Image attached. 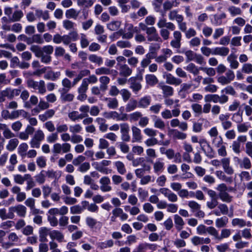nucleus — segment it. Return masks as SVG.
<instances>
[{"label":"nucleus","mask_w":252,"mask_h":252,"mask_svg":"<svg viewBox=\"0 0 252 252\" xmlns=\"http://www.w3.org/2000/svg\"><path fill=\"white\" fill-rule=\"evenodd\" d=\"M186 69L193 75L198 74L199 72V70H200V67L198 68L193 63H189L187 66Z\"/></svg>","instance_id":"48"},{"label":"nucleus","mask_w":252,"mask_h":252,"mask_svg":"<svg viewBox=\"0 0 252 252\" xmlns=\"http://www.w3.org/2000/svg\"><path fill=\"white\" fill-rule=\"evenodd\" d=\"M232 225L234 226L243 227L245 226V220L242 219L235 218L232 220Z\"/></svg>","instance_id":"60"},{"label":"nucleus","mask_w":252,"mask_h":252,"mask_svg":"<svg viewBox=\"0 0 252 252\" xmlns=\"http://www.w3.org/2000/svg\"><path fill=\"white\" fill-rule=\"evenodd\" d=\"M95 73L97 75H109L113 74L114 76H116L118 72L116 70L110 69L107 67H101L96 68L95 70Z\"/></svg>","instance_id":"11"},{"label":"nucleus","mask_w":252,"mask_h":252,"mask_svg":"<svg viewBox=\"0 0 252 252\" xmlns=\"http://www.w3.org/2000/svg\"><path fill=\"white\" fill-rule=\"evenodd\" d=\"M80 45L82 48H85L89 45L90 41L86 34L83 33L80 34Z\"/></svg>","instance_id":"45"},{"label":"nucleus","mask_w":252,"mask_h":252,"mask_svg":"<svg viewBox=\"0 0 252 252\" xmlns=\"http://www.w3.org/2000/svg\"><path fill=\"white\" fill-rule=\"evenodd\" d=\"M174 220L175 227L177 230L180 231L185 225V222L183 219L179 215L176 214L174 215Z\"/></svg>","instance_id":"22"},{"label":"nucleus","mask_w":252,"mask_h":252,"mask_svg":"<svg viewBox=\"0 0 252 252\" xmlns=\"http://www.w3.org/2000/svg\"><path fill=\"white\" fill-rule=\"evenodd\" d=\"M45 171L44 170H42L35 176L36 182L39 184H42L45 182Z\"/></svg>","instance_id":"57"},{"label":"nucleus","mask_w":252,"mask_h":252,"mask_svg":"<svg viewBox=\"0 0 252 252\" xmlns=\"http://www.w3.org/2000/svg\"><path fill=\"white\" fill-rule=\"evenodd\" d=\"M15 213L20 217H25L27 213L26 207L21 204L14 206Z\"/></svg>","instance_id":"29"},{"label":"nucleus","mask_w":252,"mask_h":252,"mask_svg":"<svg viewBox=\"0 0 252 252\" xmlns=\"http://www.w3.org/2000/svg\"><path fill=\"white\" fill-rule=\"evenodd\" d=\"M168 16L170 20L173 21L175 20L177 22L184 17L183 15L178 13L177 10H171L169 12Z\"/></svg>","instance_id":"42"},{"label":"nucleus","mask_w":252,"mask_h":252,"mask_svg":"<svg viewBox=\"0 0 252 252\" xmlns=\"http://www.w3.org/2000/svg\"><path fill=\"white\" fill-rule=\"evenodd\" d=\"M129 88L136 94L142 89V85L140 82L134 80L131 82Z\"/></svg>","instance_id":"46"},{"label":"nucleus","mask_w":252,"mask_h":252,"mask_svg":"<svg viewBox=\"0 0 252 252\" xmlns=\"http://www.w3.org/2000/svg\"><path fill=\"white\" fill-rule=\"evenodd\" d=\"M145 80L147 85L154 86L158 83V79L154 74H149L145 76Z\"/></svg>","instance_id":"28"},{"label":"nucleus","mask_w":252,"mask_h":252,"mask_svg":"<svg viewBox=\"0 0 252 252\" xmlns=\"http://www.w3.org/2000/svg\"><path fill=\"white\" fill-rule=\"evenodd\" d=\"M112 214L119 217L122 220H125L127 219L128 215L124 212L122 209L120 208H116L113 210Z\"/></svg>","instance_id":"26"},{"label":"nucleus","mask_w":252,"mask_h":252,"mask_svg":"<svg viewBox=\"0 0 252 252\" xmlns=\"http://www.w3.org/2000/svg\"><path fill=\"white\" fill-rule=\"evenodd\" d=\"M151 102V97L149 95H146L140 98L138 101V107L141 108H146Z\"/></svg>","instance_id":"16"},{"label":"nucleus","mask_w":252,"mask_h":252,"mask_svg":"<svg viewBox=\"0 0 252 252\" xmlns=\"http://www.w3.org/2000/svg\"><path fill=\"white\" fill-rule=\"evenodd\" d=\"M80 13V11H77L74 8H70L67 10L65 12V16L67 18H72L76 19Z\"/></svg>","instance_id":"40"},{"label":"nucleus","mask_w":252,"mask_h":252,"mask_svg":"<svg viewBox=\"0 0 252 252\" xmlns=\"http://www.w3.org/2000/svg\"><path fill=\"white\" fill-rule=\"evenodd\" d=\"M132 130V142H140L142 140V135L141 130L135 126L131 127Z\"/></svg>","instance_id":"10"},{"label":"nucleus","mask_w":252,"mask_h":252,"mask_svg":"<svg viewBox=\"0 0 252 252\" xmlns=\"http://www.w3.org/2000/svg\"><path fill=\"white\" fill-rule=\"evenodd\" d=\"M214 228L213 226L206 227L203 224H200L197 227L196 231L199 235L204 234L207 232L208 234L213 236Z\"/></svg>","instance_id":"13"},{"label":"nucleus","mask_w":252,"mask_h":252,"mask_svg":"<svg viewBox=\"0 0 252 252\" xmlns=\"http://www.w3.org/2000/svg\"><path fill=\"white\" fill-rule=\"evenodd\" d=\"M236 59L237 56L232 53L227 57V61L230 63L231 68L237 69L239 67V63Z\"/></svg>","instance_id":"18"},{"label":"nucleus","mask_w":252,"mask_h":252,"mask_svg":"<svg viewBox=\"0 0 252 252\" xmlns=\"http://www.w3.org/2000/svg\"><path fill=\"white\" fill-rule=\"evenodd\" d=\"M35 17L38 18H40L42 17L44 20H47L50 18L49 12L47 10L43 11V10L39 9H35Z\"/></svg>","instance_id":"33"},{"label":"nucleus","mask_w":252,"mask_h":252,"mask_svg":"<svg viewBox=\"0 0 252 252\" xmlns=\"http://www.w3.org/2000/svg\"><path fill=\"white\" fill-rule=\"evenodd\" d=\"M19 140L17 138H11L9 140L6 148L9 151H14L19 144Z\"/></svg>","instance_id":"35"},{"label":"nucleus","mask_w":252,"mask_h":252,"mask_svg":"<svg viewBox=\"0 0 252 252\" xmlns=\"http://www.w3.org/2000/svg\"><path fill=\"white\" fill-rule=\"evenodd\" d=\"M49 236L52 239H56L59 242H62L63 241L64 235L60 231L54 230L49 233Z\"/></svg>","instance_id":"24"},{"label":"nucleus","mask_w":252,"mask_h":252,"mask_svg":"<svg viewBox=\"0 0 252 252\" xmlns=\"http://www.w3.org/2000/svg\"><path fill=\"white\" fill-rule=\"evenodd\" d=\"M173 39L170 42L172 48L179 49L181 46L182 33L179 31H175L173 33Z\"/></svg>","instance_id":"6"},{"label":"nucleus","mask_w":252,"mask_h":252,"mask_svg":"<svg viewBox=\"0 0 252 252\" xmlns=\"http://www.w3.org/2000/svg\"><path fill=\"white\" fill-rule=\"evenodd\" d=\"M67 92H62L61 94V99L64 102L72 101L74 96L73 94L67 93Z\"/></svg>","instance_id":"47"},{"label":"nucleus","mask_w":252,"mask_h":252,"mask_svg":"<svg viewBox=\"0 0 252 252\" xmlns=\"http://www.w3.org/2000/svg\"><path fill=\"white\" fill-rule=\"evenodd\" d=\"M49 230L46 227H42L39 229V240L42 242H45L47 241V236L49 234Z\"/></svg>","instance_id":"27"},{"label":"nucleus","mask_w":252,"mask_h":252,"mask_svg":"<svg viewBox=\"0 0 252 252\" xmlns=\"http://www.w3.org/2000/svg\"><path fill=\"white\" fill-rule=\"evenodd\" d=\"M27 84L29 88L38 90L39 94H44L46 92L45 82L43 80L35 81L32 79H29L27 81Z\"/></svg>","instance_id":"2"},{"label":"nucleus","mask_w":252,"mask_h":252,"mask_svg":"<svg viewBox=\"0 0 252 252\" xmlns=\"http://www.w3.org/2000/svg\"><path fill=\"white\" fill-rule=\"evenodd\" d=\"M164 163L159 159L157 160L153 163V169L154 172L156 174L161 173L164 170Z\"/></svg>","instance_id":"25"},{"label":"nucleus","mask_w":252,"mask_h":252,"mask_svg":"<svg viewBox=\"0 0 252 252\" xmlns=\"http://www.w3.org/2000/svg\"><path fill=\"white\" fill-rule=\"evenodd\" d=\"M77 5L79 6H84L86 8L91 7L94 3L93 0H77Z\"/></svg>","instance_id":"52"},{"label":"nucleus","mask_w":252,"mask_h":252,"mask_svg":"<svg viewBox=\"0 0 252 252\" xmlns=\"http://www.w3.org/2000/svg\"><path fill=\"white\" fill-rule=\"evenodd\" d=\"M84 210V207H82V206L79 205H76L70 207V212L72 215L80 214L82 213Z\"/></svg>","instance_id":"55"},{"label":"nucleus","mask_w":252,"mask_h":252,"mask_svg":"<svg viewBox=\"0 0 252 252\" xmlns=\"http://www.w3.org/2000/svg\"><path fill=\"white\" fill-rule=\"evenodd\" d=\"M90 73V71L87 69L83 70L80 71L79 73L77 76L73 79L72 82V86L74 87L77 83L80 81L81 79L85 76L89 75Z\"/></svg>","instance_id":"38"},{"label":"nucleus","mask_w":252,"mask_h":252,"mask_svg":"<svg viewBox=\"0 0 252 252\" xmlns=\"http://www.w3.org/2000/svg\"><path fill=\"white\" fill-rule=\"evenodd\" d=\"M100 184V189L102 192L110 191L112 188L110 184L111 183L109 178L107 176H103L99 180Z\"/></svg>","instance_id":"8"},{"label":"nucleus","mask_w":252,"mask_h":252,"mask_svg":"<svg viewBox=\"0 0 252 252\" xmlns=\"http://www.w3.org/2000/svg\"><path fill=\"white\" fill-rule=\"evenodd\" d=\"M82 126L78 124L70 125L69 126V131L72 134H76V133H80L82 131Z\"/></svg>","instance_id":"50"},{"label":"nucleus","mask_w":252,"mask_h":252,"mask_svg":"<svg viewBox=\"0 0 252 252\" xmlns=\"http://www.w3.org/2000/svg\"><path fill=\"white\" fill-rule=\"evenodd\" d=\"M63 27L67 30H74L75 29V24L69 20H65L63 22Z\"/></svg>","instance_id":"56"},{"label":"nucleus","mask_w":252,"mask_h":252,"mask_svg":"<svg viewBox=\"0 0 252 252\" xmlns=\"http://www.w3.org/2000/svg\"><path fill=\"white\" fill-rule=\"evenodd\" d=\"M188 205L192 212H195L197 210L201 209V205L195 201H189Z\"/></svg>","instance_id":"63"},{"label":"nucleus","mask_w":252,"mask_h":252,"mask_svg":"<svg viewBox=\"0 0 252 252\" xmlns=\"http://www.w3.org/2000/svg\"><path fill=\"white\" fill-rule=\"evenodd\" d=\"M126 27L127 32L124 33L123 38L130 39L133 36L134 33H138L140 32V30L137 27H134L131 24H126Z\"/></svg>","instance_id":"3"},{"label":"nucleus","mask_w":252,"mask_h":252,"mask_svg":"<svg viewBox=\"0 0 252 252\" xmlns=\"http://www.w3.org/2000/svg\"><path fill=\"white\" fill-rule=\"evenodd\" d=\"M95 122L99 125V129L101 132H105L108 129V126L106 124V120L102 118H97Z\"/></svg>","instance_id":"31"},{"label":"nucleus","mask_w":252,"mask_h":252,"mask_svg":"<svg viewBox=\"0 0 252 252\" xmlns=\"http://www.w3.org/2000/svg\"><path fill=\"white\" fill-rule=\"evenodd\" d=\"M158 87L162 90L164 98L173 95L174 90L172 87L164 85L162 83H160L158 84Z\"/></svg>","instance_id":"12"},{"label":"nucleus","mask_w":252,"mask_h":252,"mask_svg":"<svg viewBox=\"0 0 252 252\" xmlns=\"http://www.w3.org/2000/svg\"><path fill=\"white\" fill-rule=\"evenodd\" d=\"M83 115H80L77 111H73L68 114V117L70 120L73 122L82 119Z\"/></svg>","instance_id":"53"},{"label":"nucleus","mask_w":252,"mask_h":252,"mask_svg":"<svg viewBox=\"0 0 252 252\" xmlns=\"http://www.w3.org/2000/svg\"><path fill=\"white\" fill-rule=\"evenodd\" d=\"M228 11L232 16H235L242 14V10L241 9L234 6H229L228 8Z\"/></svg>","instance_id":"59"},{"label":"nucleus","mask_w":252,"mask_h":252,"mask_svg":"<svg viewBox=\"0 0 252 252\" xmlns=\"http://www.w3.org/2000/svg\"><path fill=\"white\" fill-rule=\"evenodd\" d=\"M104 100L109 109H116L119 106V101L116 97H106Z\"/></svg>","instance_id":"20"},{"label":"nucleus","mask_w":252,"mask_h":252,"mask_svg":"<svg viewBox=\"0 0 252 252\" xmlns=\"http://www.w3.org/2000/svg\"><path fill=\"white\" fill-rule=\"evenodd\" d=\"M120 94L122 96L124 102H126L131 97V93L126 89H123L120 91Z\"/></svg>","instance_id":"54"},{"label":"nucleus","mask_w":252,"mask_h":252,"mask_svg":"<svg viewBox=\"0 0 252 252\" xmlns=\"http://www.w3.org/2000/svg\"><path fill=\"white\" fill-rule=\"evenodd\" d=\"M159 192L170 202H175L178 200L177 195L168 188H161L159 189Z\"/></svg>","instance_id":"5"},{"label":"nucleus","mask_w":252,"mask_h":252,"mask_svg":"<svg viewBox=\"0 0 252 252\" xmlns=\"http://www.w3.org/2000/svg\"><path fill=\"white\" fill-rule=\"evenodd\" d=\"M99 81L100 82L99 87L101 88L102 92H105L108 89V84L110 81V78L107 76L103 75L99 77Z\"/></svg>","instance_id":"17"},{"label":"nucleus","mask_w":252,"mask_h":252,"mask_svg":"<svg viewBox=\"0 0 252 252\" xmlns=\"http://www.w3.org/2000/svg\"><path fill=\"white\" fill-rule=\"evenodd\" d=\"M89 60L92 63H95L98 65H101L103 63L102 58L96 55H91L89 57Z\"/></svg>","instance_id":"61"},{"label":"nucleus","mask_w":252,"mask_h":252,"mask_svg":"<svg viewBox=\"0 0 252 252\" xmlns=\"http://www.w3.org/2000/svg\"><path fill=\"white\" fill-rule=\"evenodd\" d=\"M216 189L219 191V196L223 202L229 203L232 201L233 197L227 192L228 188L225 184H219Z\"/></svg>","instance_id":"1"},{"label":"nucleus","mask_w":252,"mask_h":252,"mask_svg":"<svg viewBox=\"0 0 252 252\" xmlns=\"http://www.w3.org/2000/svg\"><path fill=\"white\" fill-rule=\"evenodd\" d=\"M29 146L26 143H22L18 148V153L22 158H25Z\"/></svg>","instance_id":"39"},{"label":"nucleus","mask_w":252,"mask_h":252,"mask_svg":"<svg viewBox=\"0 0 252 252\" xmlns=\"http://www.w3.org/2000/svg\"><path fill=\"white\" fill-rule=\"evenodd\" d=\"M55 114V111L53 109H49L46 111L43 114L39 115V119L44 122L48 119L52 118Z\"/></svg>","instance_id":"23"},{"label":"nucleus","mask_w":252,"mask_h":252,"mask_svg":"<svg viewBox=\"0 0 252 252\" xmlns=\"http://www.w3.org/2000/svg\"><path fill=\"white\" fill-rule=\"evenodd\" d=\"M229 53V49L226 47H216L213 50L212 55L222 57L227 56Z\"/></svg>","instance_id":"15"},{"label":"nucleus","mask_w":252,"mask_h":252,"mask_svg":"<svg viewBox=\"0 0 252 252\" xmlns=\"http://www.w3.org/2000/svg\"><path fill=\"white\" fill-rule=\"evenodd\" d=\"M179 3L178 0H166L163 4V8L165 11H167L174 7L178 6Z\"/></svg>","instance_id":"21"},{"label":"nucleus","mask_w":252,"mask_h":252,"mask_svg":"<svg viewBox=\"0 0 252 252\" xmlns=\"http://www.w3.org/2000/svg\"><path fill=\"white\" fill-rule=\"evenodd\" d=\"M62 84L63 88L62 89V92H68L72 87V83L67 78H64L62 81Z\"/></svg>","instance_id":"49"},{"label":"nucleus","mask_w":252,"mask_h":252,"mask_svg":"<svg viewBox=\"0 0 252 252\" xmlns=\"http://www.w3.org/2000/svg\"><path fill=\"white\" fill-rule=\"evenodd\" d=\"M231 230L229 229L224 228L221 230L220 235H219V231L214 228L213 236L214 239L218 241H220L222 239L227 238L231 235Z\"/></svg>","instance_id":"4"},{"label":"nucleus","mask_w":252,"mask_h":252,"mask_svg":"<svg viewBox=\"0 0 252 252\" xmlns=\"http://www.w3.org/2000/svg\"><path fill=\"white\" fill-rule=\"evenodd\" d=\"M114 242L112 240L109 239L105 242H98L96 244L98 248L103 250L113 247Z\"/></svg>","instance_id":"43"},{"label":"nucleus","mask_w":252,"mask_h":252,"mask_svg":"<svg viewBox=\"0 0 252 252\" xmlns=\"http://www.w3.org/2000/svg\"><path fill=\"white\" fill-rule=\"evenodd\" d=\"M30 50L34 53L35 56L39 58L41 54L43 53L42 51V49L38 46V45H32L30 47Z\"/></svg>","instance_id":"64"},{"label":"nucleus","mask_w":252,"mask_h":252,"mask_svg":"<svg viewBox=\"0 0 252 252\" xmlns=\"http://www.w3.org/2000/svg\"><path fill=\"white\" fill-rule=\"evenodd\" d=\"M138 107V101L134 99H131L126 106L127 112H130L135 110Z\"/></svg>","instance_id":"41"},{"label":"nucleus","mask_w":252,"mask_h":252,"mask_svg":"<svg viewBox=\"0 0 252 252\" xmlns=\"http://www.w3.org/2000/svg\"><path fill=\"white\" fill-rule=\"evenodd\" d=\"M191 242L194 246H198L203 244H209L211 240L209 237H201L197 236H193L191 239Z\"/></svg>","instance_id":"9"},{"label":"nucleus","mask_w":252,"mask_h":252,"mask_svg":"<svg viewBox=\"0 0 252 252\" xmlns=\"http://www.w3.org/2000/svg\"><path fill=\"white\" fill-rule=\"evenodd\" d=\"M170 132L173 133V137L175 139L185 140L187 137V134L176 129H170Z\"/></svg>","instance_id":"30"},{"label":"nucleus","mask_w":252,"mask_h":252,"mask_svg":"<svg viewBox=\"0 0 252 252\" xmlns=\"http://www.w3.org/2000/svg\"><path fill=\"white\" fill-rule=\"evenodd\" d=\"M252 167V163L250 159L247 157H245L242 158V165H241V168H244L246 169H250Z\"/></svg>","instance_id":"62"},{"label":"nucleus","mask_w":252,"mask_h":252,"mask_svg":"<svg viewBox=\"0 0 252 252\" xmlns=\"http://www.w3.org/2000/svg\"><path fill=\"white\" fill-rule=\"evenodd\" d=\"M114 165L119 174L124 175L126 173V170L125 164L122 161H116L114 162Z\"/></svg>","instance_id":"37"},{"label":"nucleus","mask_w":252,"mask_h":252,"mask_svg":"<svg viewBox=\"0 0 252 252\" xmlns=\"http://www.w3.org/2000/svg\"><path fill=\"white\" fill-rule=\"evenodd\" d=\"M228 222L226 217H221L216 220V226L218 228H221L226 226Z\"/></svg>","instance_id":"51"},{"label":"nucleus","mask_w":252,"mask_h":252,"mask_svg":"<svg viewBox=\"0 0 252 252\" xmlns=\"http://www.w3.org/2000/svg\"><path fill=\"white\" fill-rule=\"evenodd\" d=\"M119 74L121 76L127 77L130 76L132 72L131 69L126 64H119Z\"/></svg>","instance_id":"14"},{"label":"nucleus","mask_w":252,"mask_h":252,"mask_svg":"<svg viewBox=\"0 0 252 252\" xmlns=\"http://www.w3.org/2000/svg\"><path fill=\"white\" fill-rule=\"evenodd\" d=\"M152 57L150 53L146 55L145 58L143 59L141 62V66L143 68L147 67L151 62Z\"/></svg>","instance_id":"58"},{"label":"nucleus","mask_w":252,"mask_h":252,"mask_svg":"<svg viewBox=\"0 0 252 252\" xmlns=\"http://www.w3.org/2000/svg\"><path fill=\"white\" fill-rule=\"evenodd\" d=\"M9 87L6 88L4 90L0 92V103L3 102L7 97L9 99H12Z\"/></svg>","instance_id":"36"},{"label":"nucleus","mask_w":252,"mask_h":252,"mask_svg":"<svg viewBox=\"0 0 252 252\" xmlns=\"http://www.w3.org/2000/svg\"><path fill=\"white\" fill-rule=\"evenodd\" d=\"M24 13L21 10H18L15 11L11 16L9 18V21L10 22H18L20 21L21 18L23 17Z\"/></svg>","instance_id":"34"},{"label":"nucleus","mask_w":252,"mask_h":252,"mask_svg":"<svg viewBox=\"0 0 252 252\" xmlns=\"http://www.w3.org/2000/svg\"><path fill=\"white\" fill-rule=\"evenodd\" d=\"M166 82L169 85L178 86L182 83V81L181 79L175 77L171 74H168L166 76Z\"/></svg>","instance_id":"19"},{"label":"nucleus","mask_w":252,"mask_h":252,"mask_svg":"<svg viewBox=\"0 0 252 252\" xmlns=\"http://www.w3.org/2000/svg\"><path fill=\"white\" fill-rule=\"evenodd\" d=\"M61 76V72L60 71L54 72L52 71H48L44 76V78L47 80H51L52 81H56Z\"/></svg>","instance_id":"32"},{"label":"nucleus","mask_w":252,"mask_h":252,"mask_svg":"<svg viewBox=\"0 0 252 252\" xmlns=\"http://www.w3.org/2000/svg\"><path fill=\"white\" fill-rule=\"evenodd\" d=\"M121 25V22L119 21H113L107 24V28L111 31L118 30Z\"/></svg>","instance_id":"44"},{"label":"nucleus","mask_w":252,"mask_h":252,"mask_svg":"<svg viewBox=\"0 0 252 252\" xmlns=\"http://www.w3.org/2000/svg\"><path fill=\"white\" fill-rule=\"evenodd\" d=\"M149 41H160L161 39L158 36L156 29L154 27H149L146 32Z\"/></svg>","instance_id":"7"}]
</instances>
